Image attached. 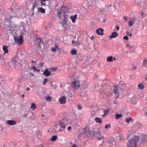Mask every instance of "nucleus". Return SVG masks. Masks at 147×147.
<instances>
[{
	"instance_id": "1",
	"label": "nucleus",
	"mask_w": 147,
	"mask_h": 147,
	"mask_svg": "<svg viewBox=\"0 0 147 147\" xmlns=\"http://www.w3.org/2000/svg\"><path fill=\"white\" fill-rule=\"evenodd\" d=\"M139 141L138 136H134L129 139L127 144V147H137Z\"/></svg>"
},
{
	"instance_id": "2",
	"label": "nucleus",
	"mask_w": 147,
	"mask_h": 147,
	"mask_svg": "<svg viewBox=\"0 0 147 147\" xmlns=\"http://www.w3.org/2000/svg\"><path fill=\"white\" fill-rule=\"evenodd\" d=\"M18 6L17 5V4L16 3H14L13 4L12 6L9 8V9L10 10L11 13H13V16H10L9 18H7H7L8 19H11L13 17H15V14L17 13V12L18 11Z\"/></svg>"
},
{
	"instance_id": "3",
	"label": "nucleus",
	"mask_w": 147,
	"mask_h": 147,
	"mask_svg": "<svg viewBox=\"0 0 147 147\" xmlns=\"http://www.w3.org/2000/svg\"><path fill=\"white\" fill-rule=\"evenodd\" d=\"M122 85V87H121V88H120L119 87V88L118 89H116L115 87V90L114 91V93L115 95V96L117 97H118L119 96V93H118V90H121V92L122 93H123L124 92V88L125 87L126 85L125 84L123 83H122L121 85Z\"/></svg>"
},
{
	"instance_id": "4",
	"label": "nucleus",
	"mask_w": 147,
	"mask_h": 147,
	"mask_svg": "<svg viewBox=\"0 0 147 147\" xmlns=\"http://www.w3.org/2000/svg\"><path fill=\"white\" fill-rule=\"evenodd\" d=\"M14 39L15 40V42L17 44L19 45H20L22 44L23 40V37L22 36L18 37H14Z\"/></svg>"
},
{
	"instance_id": "5",
	"label": "nucleus",
	"mask_w": 147,
	"mask_h": 147,
	"mask_svg": "<svg viewBox=\"0 0 147 147\" xmlns=\"http://www.w3.org/2000/svg\"><path fill=\"white\" fill-rule=\"evenodd\" d=\"M66 101V98L65 96L61 97L59 99L58 101L60 104H63L65 103Z\"/></svg>"
},
{
	"instance_id": "6",
	"label": "nucleus",
	"mask_w": 147,
	"mask_h": 147,
	"mask_svg": "<svg viewBox=\"0 0 147 147\" xmlns=\"http://www.w3.org/2000/svg\"><path fill=\"white\" fill-rule=\"evenodd\" d=\"M80 86V82L78 80H75L72 82V86L74 87L75 89L78 88Z\"/></svg>"
},
{
	"instance_id": "7",
	"label": "nucleus",
	"mask_w": 147,
	"mask_h": 147,
	"mask_svg": "<svg viewBox=\"0 0 147 147\" xmlns=\"http://www.w3.org/2000/svg\"><path fill=\"white\" fill-rule=\"evenodd\" d=\"M59 125L61 127V128L59 130V131H64L66 128V125L64 123L63 121H60L59 123Z\"/></svg>"
},
{
	"instance_id": "8",
	"label": "nucleus",
	"mask_w": 147,
	"mask_h": 147,
	"mask_svg": "<svg viewBox=\"0 0 147 147\" xmlns=\"http://www.w3.org/2000/svg\"><path fill=\"white\" fill-rule=\"evenodd\" d=\"M11 67H18L19 65L20 64L16 60L13 61L11 62Z\"/></svg>"
},
{
	"instance_id": "9",
	"label": "nucleus",
	"mask_w": 147,
	"mask_h": 147,
	"mask_svg": "<svg viewBox=\"0 0 147 147\" xmlns=\"http://www.w3.org/2000/svg\"><path fill=\"white\" fill-rule=\"evenodd\" d=\"M104 30L103 29L100 28L96 30V32L98 35H102L104 34Z\"/></svg>"
},
{
	"instance_id": "10",
	"label": "nucleus",
	"mask_w": 147,
	"mask_h": 147,
	"mask_svg": "<svg viewBox=\"0 0 147 147\" xmlns=\"http://www.w3.org/2000/svg\"><path fill=\"white\" fill-rule=\"evenodd\" d=\"M51 72L47 69L43 72V74L46 76H49L51 75Z\"/></svg>"
},
{
	"instance_id": "11",
	"label": "nucleus",
	"mask_w": 147,
	"mask_h": 147,
	"mask_svg": "<svg viewBox=\"0 0 147 147\" xmlns=\"http://www.w3.org/2000/svg\"><path fill=\"white\" fill-rule=\"evenodd\" d=\"M118 35V34L117 32H113L109 36V38H116L117 36Z\"/></svg>"
},
{
	"instance_id": "12",
	"label": "nucleus",
	"mask_w": 147,
	"mask_h": 147,
	"mask_svg": "<svg viewBox=\"0 0 147 147\" xmlns=\"http://www.w3.org/2000/svg\"><path fill=\"white\" fill-rule=\"evenodd\" d=\"M77 16L76 14L74 15V16H70V18L73 23H74L75 22V20L77 18Z\"/></svg>"
},
{
	"instance_id": "13",
	"label": "nucleus",
	"mask_w": 147,
	"mask_h": 147,
	"mask_svg": "<svg viewBox=\"0 0 147 147\" xmlns=\"http://www.w3.org/2000/svg\"><path fill=\"white\" fill-rule=\"evenodd\" d=\"M7 124L9 125H13L16 124V122L14 120H9L7 122Z\"/></svg>"
},
{
	"instance_id": "14",
	"label": "nucleus",
	"mask_w": 147,
	"mask_h": 147,
	"mask_svg": "<svg viewBox=\"0 0 147 147\" xmlns=\"http://www.w3.org/2000/svg\"><path fill=\"white\" fill-rule=\"evenodd\" d=\"M38 11L41 12L42 13H44L45 12V9L42 7L38 8Z\"/></svg>"
},
{
	"instance_id": "15",
	"label": "nucleus",
	"mask_w": 147,
	"mask_h": 147,
	"mask_svg": "<svg viewBox=\"0 0 147 147\" xmlns=\"http://www.w3.org/2000/svg\"><path fill=\"white\" fill-rule=\"evenodd\" d=\"M71 53L73 55H75L77 53V51L75 49H73L70 51Z\"/></svg>"
},
{
	"instance_id": "16",
	"label": "nucleus",
	"mask_w": 147,
	"mask_h": 147,
	"mask_svg": "<svg viewBox=\"0 0 147 147\" xmlns=\"http://www.w3.org/2000/svg\"><path fill=\"white\" fill-rule=\"evenodd\" d=\"M142 65L144 67H147V58H145L143 60V63H142Z\"/></svg>"
},
{
	"instance_id": "17",
	"label": "nucleus",
	"mask_w": 147,
	"mask_h": 147,
	"mask_svg": "<svg viewBox=\"0 0 147 147\" xmlns=\"http://www.w3.org/2000/svg\"><path fill=\"white\" fill-rule=\"evenodd\" d=\"M57 139V137L56 135H54L51 138V139L50 140L54 142L56 141Z\"/></svg>"
},
{
	"instance_id": "18",
	"label": "nucleus",
	"mask_w": 147,
	"mask_h": 147,
	"mask_svg": "<svg viewBox=\"0 0 147 147\" xmlns=\"http://www.w3.org/2000/svg\"><path fill=\"white\" fill-rule=\"evenodd\" d=\"M95 120L96 122L101 123L102 122V119L96 117L95 119Z\"/></svg>"
},
{
	"instance_id": "19",
	"label": "nucleus",
	"mask_w": 147,
	"mask_h": 147,
	"mask_svg": "<svg viewBox=\"0 0 147 147\" xmlns=\"http://www.w3.org/2000/svg\"><path fill=\"white\" fill-rule=\"evenodd\" d=\"M138 88L139 89L142 90L144 88V86L143 84H140L138 85Z\"/></svg>"
},
{
	"instance_id": "20",
	"label": "nucleus",
	"mask_w": 147,
	"mask_h": 147,
	"mask_svg": "<svg viewBox=\"0 0 147 147\" xmlns=\"http://www.w3.org/2000/svg\"><path fill=\"white\" fill-rule=\"evenodd\" d=\"M3 49L5 53H7L8 52L7 47L5 46H3Z\"/></svg>"
},
{
	"instance_id": "21",
	"label": "nucleus",
	"mask_w": 147,
	"mask_h": 147,
	"mask_svg": "<svg viewBox=\"0 0 147 147\" xmlns=\"http://www.w3.org/2000/svg\"><path fill=\"white\" fill-rule=\"evenodd\" d=\"M36 105L34 103L31 104V105L30 107V108L31 109H32L33 110H34L36 108Z\"/></svg>"
},
{
	"instance_id": "22",
	"label": "nucleus",
	"mask_w": 147,
	"mask_h": 147,
	"mask_svg": "<svg viewBox=\"0 0 147 147\" xmlns=\"http://www.w3.org/2000/svg\"><path fill=\"white\" fill-rule=\"evenodd\" d=\"M40 1L42 5H46L45 2H46V0H40Z\"/></svg>"
},
{
	"instance_id": "23",
	"label": "nucleus",
	"mask_w": 147,
	"mask_h": 147,
	"mask_svg": "<svg viewBox=\"0 0 147 147\" xmlns=\"http://www.w3.org/2000/svg\"><path fill=\"white\" fill-rule=\"evenodd\" d=\"M116 115V118L117 119H118L120 118V117H122V115L121 114H115Z\"/></svg>"
},
{
	"instance_id": "24",
	"label": "nucleus",
	"mask_w": 147,
	"mask_h": 147,
	"mask_svg": "<svg viewBox=\"0 0 147 147\" xmlns=\"http://www.w3.org/2000/svg\"><path fill=\"white\" fill-rule=\"evenodd\" d=\"M29 118L31 120H33L34 119L33 114V113H32L30 114V115L29 116Z\"/></svg>"
},
{
	"instance_id": "25",
	"label": "nucleus",
	"mask_w": 147,
	"mask_h": 147,
	"mask_svg": "<svg viewBox=\"0 0 147 147\" xmlns=\"http://www.w3.org/2000/svg\"><path fill=\"white\" fill-rule=\"evenodd\" d=\"M113 59V58L112 56H110L109 57H107V61L111 62Z\"/></svg>"
},
{
	"instance_id": "26",
	"label": "nucleus",
	"mask_w": 147,
	"mask_h": 147,
	"mask_svg": "<svg viewBox=\"0 0 147 147\" xmlns=\"http://www.w3.org/2000/svg\"><path fill=\"white\" fill-rule=\"evenodd\" d=\"M132 120V118L129 117V118H127L125 119V120L127 122L129 123Z\"/></svg>"
},
{
	"instance_id": "27",
	"label": "nucleus",
	"mask_w": 147,
	"mask_h": 147,
	"mask_svg": "<svg viewBox=\"0 0 147 147\" xmlns=\"http://www.w3.org/2000/svg\"><path fill=\"white\" fill-rule=\"evenodd\" d=\"M93 135H95L96 137V136H99L100 134V132L99 131H97L96 132H93Z\"/></svg>"
},
{
	"instance_id": "28",
	"label": "nucleus",
	"mask_w": 147,
	"mask_h": 147,
	"mask_svg": "<svg viewBox=\"0 0 147 147\" xmlns=\"http://www.w3.org/2000/svg\"><path fill=\"white\" fill-rule=\"evenodd\" d=\"M96 137L98 138V140H101L103 138V136L100 135V134L99 135V136H96Z\"/></svg>"
},
{
	"instance_id": "29",
	"label": "nucleus",
	"mask_w": 147,
	"mask_h": 147,
	"mask_svg": "<svg viewBox=\"0 0 147 147\" xmlns=\"http://www.w3.org/2000/svg\"><path fill=\"white\" fill-rule=\"evenodd\" d=\"M134 24L133 22V21H130L128 23L129 26H132Z\"/></svg>"
},
{
	"instance_id": "30",
	"label": "nucleus",
	"mask_w": 147,
	"mask_h": 147,
	"mask_svg": "<svg viewBox=\"0 0 147 147\" xmlns=\"http://www.w3.org/2000/svg\"><path fill=\"white\" fill-rule=\"evenodd\" d=\"M57 13L59 15V18H61V14L62 12L61 10H58L57 11Z\"/></svg>"
},
{
	"instance_id": "31",
	"label": "nucleus",
	"mask_w": 147,
	"mask_h": 147,
	"mask_svg": "<svg viewBox=\"0 0 147 147\" xmlns=\"http://www.w3.org/2000/svg\"><path fill=\"white\" fill-rule=\"evenodd\" d=\"M45 98L48 101H51L52 100V98L51 97L49 96H47V97H45Z\"/></svg>"
},
{
	"instance_id": "32",
	"label": "nucleus",
	"mask_w": 147,
	"mask_h": 147,
	"mask_svg": "<svg viewBox=\"0 0 147 147\" xmlns=\"http://www.w3.org/2000/svg\"><path fill=\"white\" fill-rule=\"evenodd\" d=\"M48 81V79L46 78H45L44 80V81H43V85H45L46 84V82H47Z\"/></svg>"
},
{
	"instance_id": "33",
	"label": "nucleus",
	"mask_w": 147,
	"mask_h": 147,
	"mask_svg": "<svg viewBox=\"0 0 147 147\" xmlns=\"http://www.w3.org/2000/svg\"><path fill=\"white\" fill-rule=\"evenodd\" d=\"M57 51V48L55 47H52L51 48V51L52 52H55Z\"/></svg>"
},
{
	"instance_id": "34",
	"label": "nucleus",
	"mask_w": 147,
	"mask_h": 147,
	"mask_svg": "<svg viewBox=\"0 0 147 147\" xmlns=\"http://www.w3.org/2000/svg\"><path fill=\"white\" fill-rule=\"evenodd\" d=\"M113 103L114 104L116 105V106H117L119 105V103L118 102V101L117 100H115V101H114Z\"/></svg>"
},
{
	"instance_id": "35",
	"label": "nucleus",
	"mask_w": 147,
	"mask_h": 147,
	"mask_svg": "<svg viewBox=\"0 0 147 147\" xmlns=\"http://www.w3.org/2000/svg\"><path fill=\"white\" fill-rule=\"evenodd\" d=\"M31 69H33L35 71H40L39 70H38V69H36V68L34 66H32V67Z\"/></svg>"
},
{
	"instance_id": "36",
	"label": "nucleus",
	"mask_w": 147,
	"mask_h": 147,
	"mask_svg": "<svg viewBox=\"0 0 147 147\" xmlns=\"http://www.w3.org/2000/svg\"><path fill=\"white\" fill-rule=\"evenodd\" d=\"M105 127L106 129H108L109 127L110 128L111 127L110 125L109 124H108V125H106L105 126Z\"/></svg>"
},
{
	"instance_id": "37",
	"label": "nucleus",
	"mask_w": 147,
	"mask_h": 147,
	"mask_svg": "<svg viewBox=\"0 0 147 147\" xmlns=\"http://www.w3.org/2000/svg\"><path fill=\"white\" fill-rule=\"evenodd\" d=\"M126 34L130 36V37H131L132 36V34H130L128 31H127L126 32Z\"/></svg>"
},
{
	"instance_id": "38",
	"label": "nucleus",
	"mask_w": 147,
	"mask_h": 147,
	"mask_svg": "<svg viewBox=\"0 0 147 147\" xmlns=\"http://www.w3.org/2000/svg\"><path fill=\"white\" fill-rule=\"evenodd\" d=\"M57 69L58 68L57 67H54L52 68L51 69L54 71H56L57 70Z\"/></svg>"
},
{
	"instance_id": "39",
	"label": "nucleus",
	"mask_w": 147,
	"mask_h": 147,
	"mask_svg": "<svg viewBox=\"0 0 147 147\" xmlns=\"http://www.w3.org/2000/svg\"><path fill=\"white\" fill-rule=\"evenodd\" d=\"M109 112V109H108L107 110H105L104 111V114H108Z\"/></svg>"
},
{
	"instance_id": "40",
	"label": "nucleus",
	"mask_w": 147,
	"mask_h": 147,
	"mask_svg": "<svg viewBox=\"0 0 147 147\" xmlns=\"http://www.w3.org/2000/svg\"><path fill=\"white\" fill-rule=\"evenodd\" d=\"M123 39L126 40H128V37L127 36H125L123 37Z\"/></svg>"
},
{
	"instance_id": "41",
	"label": "nucleus",
	"mask_w": 147,
	"mask_h": 147,
	"mask_svg": "<svg viewBox=\"0 0 147 147\" xmlns=\"http://www.w3.org/2000/svg\"><path fill=\"white\" fill-rule=\"evenodd\" d=\"M78 109L79 110H81L82 109V107L79 105H78Z\"/></svg>"
},
{
	"instance_id": "42",
	"label": "nucleus",
	"mask_w": 147,
	"mask_h": 147,
	"mask_svg": "<svg viewBox=\"0 0 147 147\" xmlns=\"http://www.w3.org/2000/svg\"><path fill=\"white\" fill-rule=\"evenodd\" d=\"M36 3H34L33 5V9H34L36 7Z\"/></svg>"
},
{
	"instance_id": "43",
	"label": "nucleus",
	"mask_w": 147,
	"mask_h": 147,
	"mask_svg": "<svg viewBox=\"0 0 147 147\" xmlns=\"http://www.w3.org/2000/svg\"><path fill=\"white\" fill-rule=\"evenodd\" d=\"M71 126H69L67 128V130L69 131H71Z\"/></svg>"
},
{
	"instance_id": "44",
	"label": "nucleus",
	"mask_w": 147,
	"mask_h": 147,
	"mask_svg": "<svg viewBox=\"0 0 147 147\" xmlns=\"http://www.w3.org/2000/svg\"><path fill=\"white\" fill-rule=\"evenodd\" d=\"M86 68H84L83 69H82V72L83 73H85V72H84V71H86Z\"/></svg>"
},
{
	"instance_id": "45",
	"label": "nucleus",
	"mask_w": 147,
	"mask_h": 147,
	"mask_svg": "<svg viewBox=\"0 0 147 147\" xmlns=\"http://www.w3.org/2000/svg\"><path fill=\"white\" fill-rule=\"evenodd\" d=\"M55 47L57 48V49H58L59 51L61 50V49H59V47L58 46L57 44L55 45Z\"/></svg>"
},
{
	"instance_id": "46",
	"label": "nucleus",
	"mask_w": 147,
	"mask_h": 147,
	"mask_svg": "<svg viewBox=\"0 0 147 147\" xmlns=\"http://www.w3.org/2000/svg\"><path fill=\"white\" fill-rule=\"evenodd\" d=\"M115 27L116 28V30H119V26H116Z\"/></svg>"
},
{
	"instance_id": "47",
	"label": "nucleus",
	"mask_w": 147,
	"mask_h": 147,
	"mask_svg": "<svg viewBox=\"0 0 147 147\" xmlns=\"http://www.w3.org/2000/svg\"><path fill=\"white\" fill-rule=\"evenodd\" d=\"M26 90L27 91H29L30 90V88L29 87H27L26 88Z\"/></svg>"
},
{
	"instance_id": "48",
	"label": "nucleus",
	"mask_w": 147,
	"mask_h": 147,
	"mask_svg": "<svg viewBox=\"0 0 147 147\" xmlns=\"http://www.w3.org/2000/svg\"><path fill=\"white\" fill-rule=\"evenodd\" d=\"M11 65H9L8 66H7V68H8V69H10L11 68V67H10V66Z\"/></svg>"
},
{
	"instance_id": "49",
	"label": "nucleus",
	"mask_w": 147,
	"mask_h": 147,
	"mask_svg": "<svg viewBox=\"0 0 147 147\" xmlns=\"http://www.w3.org/2000/svg\"><path fill=\"white\" fill-rule=\"evenodd\" d=\"M106 22V20L105 19H104L102 21V22L103 23H105Z\"/></svg>"
},
{
	"instance_id": "50",
	"label": "nucleus",
	"mask_w": 147,
	"mask_h": 147,
	"mask_svg": "<svg viewBox=\"0 0 147 147\" xmlns=\"http://www.w3.org/2000/svg\"><path fill=\"white\" fill-rule=\"evenodd\" d=\"M72 147H78L76 144H73Z\"/></svg>"
},
{
	"instance_id": "51",
	"label": "nucleus",
	"mask_w": 147,
	"mask_h": 147,
	"mask_svg": "<svg viewBox=\"0 0 147 147\" xmlns=\"http://www.w3.org/2000/svg\"><path fill=\"white\" fill-rule=\"evenodd\" d=\"M123 19H124L126 21H127V18L125 17V16H124V17H123Z\"/></svg>"
},
{
	"instance_id": "52",
	"label": "nucleus",
	"mask_w": 147,
	"mask_h": 147,
	"mask_svg": "<svg viewBox=\"0 0 147 147\" xmlns=\"http://www.w3.org/2000/svg\"><path fill=\"white\" fill-rule=\"evenodd\" d=\"M129 51L130 52V53H131V52H132L133 51L132 50H131V49H129Z\"/></svg>"
},
{
	"instance_id": "53",
	"label": "nucleus",
	"mask_w": 147,
	"mask_h": 147,
	"mask_svg": "<svg viewBox=\"0 0 147 147\" xmlns=\"http://www.w3.org/2000/svg\"><path fill=\"white\" fill-rule=\"evenodd\" d=\"M76 42L75 41H74V40H73L72 42V44H74L75 43H76Z\"/></svg>"
},
{
	"instance_id": "54",
	"label": "nucleus",
	"mask_w": 147,
	"mask_h": 147,
	"mask_svg": "<svg viewBox=\"0 0 147 147\" xmlns=\"http://www.w3.org/2000/svg\"><path fill=\"white\" fill-rule=\"evenodd\" d=\"M24 94H22V97L23 98H24Z\"/></svg>"
},
{
	"instance_id": "55",
	"label": "nucleus",
	"mask_w": 147,
	"mask_h": 147,
	"mask_svg": "<svg viewBox=\"0 0 147 147\" xmlns=\"http://www.w3.org/2000/svg\"><path fill=\"white\" fill-rule=\"evenodd\" d=\"M86 129H83V132H84V134H85V132L86 131Z\"/></svg>"
},
{
	"instance_id": "56",
	"label": "nucleus",
	"mask_w": 147,
	"mask_h": 147,
	"mask_svg": "<svg viewBox=\"0 0 147 147\" xmlns=\"http://www.w3.org/2000/svg\"><path fill=\"white\" fill-rule=\"evenodd\" d=\"M145 115L147 116V111L145 112Z\"/></svg>"
},
{
	"instance_id": "57",
	"label": "nucleus",
	"mask_w": 147,
	"mask_h": 147,
	"mask_svg": "<svg viewBox=\"0 0 147 147\" xmlns=\"http://www.w3.org/2000/svg\"><path fill=\"white\" fill-rule=\"evenodd\" d=\"M144 80L145 81H146L147 80V78L146 77H145L144 78Z\"/></svg>"
},
{
	"instance_id": "58",
	"label": "nucleus",
	"mask_w": 147,
	"mask_h": 147,
	"mask_svg": "<svg viewBox=\"0 0 147 147\" xmlns=\"http://www.w3.org/2000/svg\"><path fill=\"white\" fill-rule=\"evenodd\" d=\"M27 116V114H25V115H24V117H25L26 116Z\"/></svg>"
},
{
	"instance_id": "59",
	"label": "nucleus",
	"mask_w": 147,
	"mask_h": 147,
	"mask_svg": "<svg viewBox=\"0 0 147 147\" xmlns=\"http://www.w3.org/2000/svg\"><path fill=\"white\" fill-rule=\"evenodd\" d=\"M105 115L106 114H104V115H102V117H105Z\"/></svg>"
},
{
	"instance_id": "60",
	"label": "nucleus",
	"mask_w": 147,
	"mask_h": 147,
	"mask_svg": "<svg viewBox=\"0 0 147 147\" xmlns=\"http://www.w3.org/2000/svg\"><path fill=\"white\" fill-rule=\"evenodd\" d=\"M31 62H34V63H36V62L34 61H31Z\"/></svg>"
},
{
	"instance_id": "61",
	"label": "nucleus",
	"mask_w": 147,
	"mask_h": 147,
	"mask_svg": "<svg viewBox=\"0 0 147 147\" xmlns=\"http://www.w3.org/2000/svg\"><path fill=\"white\" fill-rule=\"evenodd\" d=\"M43 62H42L41 63V65H43Z\"/></svg>"
},
{
	"instance_id": "62",
	"label": "nucleus",
	"mask_w": 147,
	"mask_h": 147,
	"mask_svg": "<svg viewBox=\"0 0 147 147\" xmlns=\"http://www.w3.org/2000/svg\"><path fill=\"white\" fill-rule=\"evenodd\" d=\"M113 59H114V60H116V58L115 57H114Z\"/></svg>"
},
{
	"instance_id": "63",
	"label": "nucleus",
	"mask_w": 147,
	"mask_h": 147,
	"mask_svg": "<svg viewBox=\"0 0 147 147\" xmlns=\"http://www.w3.org/2000/svg\"><path fill=\"white\" fill-rule=\"evenodd\" d=\"M129 46V44H127V45H126V46L127 47H128V46Z\"/></svg>"
},
{
	"instance_id": "64",
	"label": "nucleus",
	"mask_w": 147,
	"mask_h": 147,
	"mask_svg": "<svg viewBox=\"0 0 147 147\" xmlns=\"http://www.w3.org/2000/svg\"><path fill=\"white\" fill-rule=\"evenodd\" d=\"M136 69V67H134V69Z\"/></svg>"
}]
</instances>
